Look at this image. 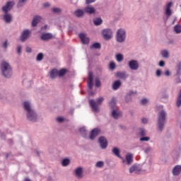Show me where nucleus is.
<instances>
[{
    "label": "nucleus",
    "mask_w": 181,
    "mask_h": 181,
    "mask_svg": "<svg viewBox=\"0 0 181 181\" xmlns=\"http://www.w3.org/2000/svg\"><path fill=\"white\" fill-rule=\"evenodd\" d=\"M23 105L25 111L27 112V119L31 122H37V114H36V112L30 107V103H29V101H25Z\"/></svg>",
    "instance_id": "obj_1"
},
{
    "label": "nucleus",
    "mask_w": 181,
    "mask_h": 181,
    "mask_svg": "<svg viewBox=\"0 0 181 181\" xmlns=\"http://www.w3.org/2000/svg\"><path fill=\"white\" fill-rule=\"evenodd\" d=\"M0 69L1 71V75L5 78H11L13 74V70L12 66L6 61H1Z\"/></svg>",
    "instance_id": "obj_2"
},
{
    "label": "nucleus",
    "mask_w": 181,
    "mask_h": 181,
    "mask_svg": "<svg viewBox=\"0 0 181 181\" xmlns=\"http://www.w3.org/2000/svg\"><path fill=\"white\" fill-rule=\"evenodd\" d=\"M167 113L165 110H161L158 113L157 119V131L158 132H163L165 124H166Z\"/></svg>",
    "instance_id": "obj_3"
},
{
    "label": "nucleus",
    "mask_w": 181,
    "mask_h": 181,
    "mask_svg": "<svg viewBox=\"0 0 181 181\" xmlns=\"http://www.w3.org/2000/svg\"><path fill=\"white\" fill-rule=\"evenodd\" d=\"M13 5H15V1H7L6 5L2 7V11L5 13L4 15V21L6 23H11V22H12V16L8 13V12L12 10Z\"/></svg>",
    "instance_id": "obj_4"
},
{
    "label": "nucleus",
    "mask_w": 181,
    "mask_h": 181,
    "mask_svg": "<svg viewBox=\"0 0 181 181\" xmlns=\"http://www.w3.org/2000/svg\"><path fill=\"white\" fill-rule=\"evenodd\" d=\"M103 101H104V98L103 97L98 98L96 100V102L93 99L89 100L90 106L92 108L93 111H94V112H100V108L98 107V105H101Z\"/></svg>",
    "instance_id": "obj_5"
},
{
    "label": "nucleus",
    "mask_w": 181,
    "mask_h": 181,
    "mask_svg": "<svg viewBox=\"0 0 181 181\" xmlns=\"http://www.w3.org/2000/svg\"><path fill=\"white\" fill-rule=\"evenodd\" d=\"M125 39H127V33L125 32V30L123 28L118 29L116 33L117 42L122 43L125 42Z\"/></svg>",
    "instance_id": "obj_6"
},
{
    "label": "nucleus",
    "mask_w": 181,
    "mask_h": 181,
    "mask_svg": "<svg viewBox=\"0 0 181 181\" xmlns=\"http://www.w3.org/2000/svg\"><path fill=\"white\" fill-rule=\"evenodd\" d=\"M98 142L102 149H107V147L108 146V140H107V138H105V136H100L98 138Z\"/></svg>",
    "instance_id": "obj_7"
},
{
    "label": "nucleus",
    "mask_w": 181,
    "mask_h": 181,
    "mask_svg": "<svg viewBox=\"0 0 181 181\" xmlns=\"http://www.w3.org/2000/svg\"><path fill=\"white\" fill-rule=\"evenodd\" d=\"M128 66L130 70H138L139 69V63L135 59H132L129 62Z\"/></svg>",
    "instance_id": "obj_8"
},
{
    "label": "nucleus",
    "mask_w": 181,
    "mask_h": 181,
    "mask_svg": "<svg viewBox=\"0 0 181 181\" xmlns=\"http://www.w3.org/2000/svg\"><path fill=\"white\" fill-rule=\"evenodd\" d=\"M100 134H101V129H98V128H95L93 129L90 131V139H91L92 141H93V139H95L96 136H98V135H100Z\"/></svg>",
    "instance_id": "obj_9"
},
{
    "label": "nucleus",
    "mask_w": 181,
    "mask_h": 181,
    "mask_svg": "<svg viewBox=\"0 0 181 181\" xmlns=\"http://www.w3.org/2000/svg\"><path fill=\"white\" fill-rule=\"evenodd\" d=\"M93 81H94V75L93 72L90 71L88 73V87L89 90H93V87H94Z\"/></svg>",
    "instance_id": "obj_10"
},
{
    "label": "nucleus",
    "mask_w": 181,
    "mask_h": 181,
    "mask_svg": "<svg viewBox=\"0 0 181 181\" xmlns=\"http://www.w3.org/2000/svg\"><path fill=\"white\" fill-rule=\"evenodd\" d=\"M112 31L111 29L107 28V29H105L102 31V35L103 36V38L105 40H110L112 37L111 35H112Z\"/></svg>",
    "instance_id": "obj_11"
},
{
    "label": "nucleus",
    "mask_w": 181,
    "mask_h": 181,
    "mask_svg": "<svg viewBox=\"0 0 181 181\" xmlns=\"http://www.w3.org/2000/svg\"><path fill=\"white\" fill-rule=\"evenodd\" d=\"M79 39L83 45H88L90 43V37H87L84 33L79 34Z\"/></svg>",
    "instance_id": "obj_12"
},
{
    "label": "nucleus",
    "mask_w": 181,
    "mask_h": 181,
    "mask_svg": "<svg viewBox=\"0 0 181 181\" xmlns=\"http://www.w3.org/2000/svg\"><path fill=\"white\" fill-rule=\"evenodd\" d=\"M116 77L121 78V80H127L129 77V74L127 71H119L116 73Z\"/></svg>",
    "instance_id": "obj_13"
},
{
    "label": "nucleus",
    "mask_w": 181,
    "mask_h": 181,
    "mask_svg": "<svg viewBox=\"0 0 181 181\" xmlns=\"http://www.w3.org/2000/svg\"><path fill=\"white\" fill-rule=\"evenodd\" d=\"M30 36V31L29 30H25L21 36V41L25 42L27 39H29Z\"/></svg>",
    "instance_id": "obj_14"
},
{
    "label": "nucleus",
    "mask_w": 181,
    "mask_h": 181,
    "mask_svg": "<svg viewBox=\"0 0 181 181\" xmlns=\"http://www.w3.org/2000/svg\"><path fill=\"white\" fill-rule=\"evenodd\" d=\"M57 76H59V70L57 69L54 68L49 71V78L52 80L57 78Z\"/></svg>",
    "instance_id": "obj_15"
},
{
    "label": "nucleus",
    "mask_w": 181,
    "mask_h": 181,
    "mask_svg": "<svg viewBox=\"0 0 181 181\" xmlns=\"http://www.w3.org/2000/svg\"><path fill=\"white\" fill-rule=\"evenodd\" d=\"M83 169L82 167H78L75 170V175L78 179H83L84 175H83Z\"/></svg>",
    "instance_id": "obj_16"
},
{
    "label": "nucleus",
    "mask_w": 181,
    "mask_h": 181,
    "mask_svg": "<svg viewBox=\"0 0 181 181\" xmlns=\"http://www.w3.org/2000/svg\"><path fill=\"white\" fill-rule=\"evenodd\" d=\"M112 117L115 119H118L122 117V112L121 111H118L117 109L112 110Z\"/></svg>",
    "instance_id": "obj_17"
},
{
    "label": "nucleus",
    "mask_w": 181,
    "mask_h": 181,
    "mask_svg": "<svg viewBox=\"0 0 181 181\" xmlns=\"http://www.w3.org/2000/svg\"><path fill=\"white\" fill-rule=\"evenodd\" d=\"M180 172H181V165H177L173 168L172 173L173 176H179V175H180Z\"/></svg>",
    "instance_id": "obj_18"
},
{
    "label": "nucleus",
    "mask_w": 181,
    "mask_h": 181,
    "mask_svg": "<svg viewBox=\"0 0 181 181\" xmlns=\"http://www.w3.org/2000/svg\"><path fill=\"white\" fill-rule=\"evenodd\" d=\"M84 12H86V13H89V15H93L95 13V8L93 6H87L84 8Z\"/></svg>",
    "instance_id": "obj_19"
},
{
    "label": "nucleus",
    "mask_w": 181,
    "mask_h": 181,
    "mask_svg": "<svg viewBox=\"0 0 181 181\" xmlns=\"http://www.w3.org/2000/svg\"><path fill=\"white\" fill-rule=\"evenodd\" d=\"M134 162V155L132 153H128L126 155V164L131 165Z\"/></svg>",
    "instance_id": "obj_20"
},
{
    "label": "nucleus",
    "mask_w": 181,
    "mask_h": 181,
    "mask_svg": "<svg viewBox=\"0 0 181 181\" xmlns=\"http://www.w3.org/2000/svg\"><path fill=\"white\" fill-rule=\"evenodd\" d=\"M50 39H53L52 33H44L41 35V40H50Z\"/></svg>",
    "instance_id": "obj_21"
},
{
    "label": "nucleus",
    "mask_w": 181,
    "mask_h": 181,
    "mask_svg": "<svg viewBox=\"0 0 181 181\" xmlns=\"http://www.w3.org/2000/svg\"><path fill=\"white\" fill-rule=\"evenodd\" d=\"M121 86H122V82L120 80L115 81L112 86V90H118Z\"/></svg>",
    "instance_id": "obj_22"
},
{
    "label": "nucleus",
    "mask_w": 181,
    "mask_h": 181,
    "mask_svg": "<svg viewBox=\"0 0 181 181\" xmlns=\"http://www.w3.org/2000/svg\"><path fill=\"white\" fill-rule=\"evenodd\" d=\"M84 12L83 9H77L74 12V15H75L76 18H83V16H84Z\"/></svg>",
    "instance_id": "obj_23"
},
{
    "label": "nucleus",
    "mask_w": 181,
    "mask_h": 181,
    "mask_svg": "<svg viewBox=\"0 0 181 181\" xmlns=\"http://www.w3.org/2000/svg\"><path fill=\"white\" fill-rule=\"evenodd\" d=\"M141 168H138V165H133L130 168H129V173H133V172H136V173L139 174V172H141Z\"/></svg>",
    "instance_id": "obj_24"
},
{
    "label": "nucleus",
    "mask_w": 181,
    "mask_h": 181,
    "mask_svg": "<svg viewBox=\"0 0 181 181\" xmlns=\"http://www.w3.org/2000/svg\"><path fill=\"white\" fill-rule=\"evenodd\" d=\"M40 16H35L32 21V26L33 28H36V26H37V23H39V22H40Z\"/></svg>",
    "instance_id": "obj_25"
},
{
    "label": "nucleus",
    "mask_w": 181,
    "mask_h": 181,
    "mask_svg": "<svg viewBox=\"0 0 181 181\" xmlns=\"http://www.w3.org/2000/svg\"><path fill=\"white\" fill-rule=\"evenodd\" d=\"M69 71L66 68H62L59 71L58 70V77H64Z\"/></svg>",
    "instance_id": "obj_26"
},
{
    "label": "nucleus",
    "mask_w": 181,
    "mask_h": 181,
    "mask_svg": "<svg viewBox=\"0 0 181 181\" xmlns=\"http://www.w3.org/2000/svg\"><path fill=\"white\" fill-rule=\"evenodd\" d=\"M112 152L114 153V155L115 156H117V158H119V159H122V157L121 156L120 151H119V148H117V147H114L112 148Z\"/></svg>",
    "instance_id": "obj_27"
},
{
    "label": "nucleus",
    "mask_w": 181,
    "mask_h": 181,
    "mask_svg": "<svg viewBox=\"0 0 181 181\" xmlns=\"http://www.w3.org/2000/svg\"><path fill=\"white\" fill-rule=\"evenodd\" d=\"M93 23L95 26H100V25H103V18L99 17L93 19Z\"/></svg>",
    "instance_id": "obj_28"
},
{
    "label": "nucleus",
    "mask_w": 181,
    "mask_h": 181,
    "mask_svg": "<svg viewBox=\"0 0 181 181\" xmlns=\"http://www.w3.org/2000/svg\"><path fill=\"white\" fill-rule=\"evenodd\" d=\"M176 67H177V71H176L175 76L177 77H180V75H181V62H179L177 64Z\"/></svg>",
    "instance_id": "obj_29"
},
{
    "label": "nucleus",
    "mask_w": 181,
    "mask_h": 181,
    "mask_svg": "<svg viewBox=\"0 0 181 181\" xmlns=\"http://www.w3.org/2000/svg\"><path fill=\"white\" fill-rule=\"evenodd\" d=\"M79 132L83 138H87V129H86V127H81Z\"/></svg>",
    "instance_id": "obj_30"
},
{
    "label": "nucleus",
    "mask_w": 181,
    "mask_h": 181,
    "mask_svg": "<svg viewBox=\"0 0 181 181\" xmlns=\"http://www.w3.org/2000/svg\"><path fill=\"white\" fill-rule=\"evenodd\" d=\"M109 104H110V110H116L115 108L117 107V102H115V99L112 98Z\"/></svg>",
    "instance_id": "obj_31"
},
{
    "label": "nucleus",
    "mask_w": 181,
    "mask_h": 181,
    "mask_svg": "<svg viewBox=\"0 0 181 181\" xmlns=\"http://www.w3.org/2000/svg\"><path fill=\"white\" fill-rule=\"evenodd\" d=\"M70 165V160L69 158H64L62 160V165L64 167L69 166Z\"/></svg>",
    "instance_id": "obj_32"
},
{
    "label": "nucleus",
    "mask_w": 181,
    "mask_h": 181,
    "mask_svg": "<svg viewBox=\"0 0 181 181\" xmlns=\"http://www.w3.org/2000/svg\"><path fill=\"white\" fill-rule=\"evenodd\" d=\"M90 49H101V44L100 42H95L90 45Z\"/></svg>",
    "instance_id": "obj_33"
},
{
    "label": "nucleus",
    "mask_w": 181,
    "mask_h": 181,
    "mask_svg": "<svg viewBox=\"0 0 181 181\" xmlns=\"http://www.w3.org/2000/svg\"><path fill=\"white\" fill-rule=\"evenodd\" d=\"M161 55L165 57V59H169V51L164 49L161 52Z\"/></svg>",
    "instance_id": "obj_34"
},
{
    "label": "nucleus",
    "mask_w": 181,
    "mask_h": 181,
    "mask_svg": "<svg viewBox=\"0 0 181 181\" xmlns=\"http://www.w3.org/2000/svg\"><path fill=\"white\" fill-rule=\"evenodd\" d=\"M26 2H28V0H19L17 4L18 8H22V6H23Z\"/></svg>",
    "instance_id": "obj_35"
},
{
    "label": "nucleus",
    "mask_w": 181,
    "mask_h": 181,
    "mask_svg": "<svg viewBox=\"0 0 181 181\" xmlns=\"http://www.w3.org/2000/svg\"><path fill=\"white\" fill-rule=\"evenodd\" d=\"M52 12L53 13H62V8H58V7H54L52 8Z\"/></svg>",
    "instance_id": "obj_36"
},
{
    "label": "nucleus",
    "mask_w": 181,
    "mask_h": 181,
    "mask_svg": "<svg viewBox=\"0 0 181 181\" xmlns=\"http://www.w3.org/2000/svg\"><path fill=\"white\" fill-rule=\"evenodd\" d=\"M43 57H45V55L43 54V53L40 52L36 57V60L37 62H42V60H43Z\"/></svg>",
    "instance_id": "obj_37"
},
{
    "label": "nucleus",
    "mask_w": 181,
    "mask_h": 181,
    "mask_svg": "<svg viewBox=\"0 0 181 181\" xmlns=\"http://www.w3.org/2000/svg\"><path fill=\"white\" fill-rule=\"evenodd\" d=\"M174 31L175 32V33H181V25H176L174 27Z\"/></svg>",
    "instance_id": "obj_38"
},
{
    "label": "nucleus",
    "mask_w": 181,
    "mask_h": 181,
    "mask_svg": "<svg viewBox=\"0 0 181 181\" xmlns=\"http://www.w3.org/2000/svg\"><path fill=\"white\" fill-rule=\"evenodd\" d=\"M116 59L117 62H122L124 60V55L122 54H117L116 55Z\"/></svg>",
    "instance_id": "obj_39"
},
{
    "label": "nucleus",
    "mask_w": 181,
    "mask_h": 181,
    "mask_svg": "<svg viewBox=\"0 0 181 181\" xmlns=\"http://www.w3.org/2000/svg\"><path fill=\"white\" fill-rule=\"evenodd\" d=\"M151 140V137L149 136H142L140 138V141L141 142H148V141H150Z\"/></svg>",
    "instance_id": "obj_40"
},
{
    "label": "nucleus",
    "mask_w": 181,
    "mask_h": 181,
    "mask_svg": "<svg viewBox=\"0 0 181 181\" xmlns=\"http://www.w3.org/2000/svg\"><path fill=\"white\" fill-rule=\"evenodd\" d=\"M95 86L97 88L101 87V81H100V79L98 78H96L95 79Z\"/></svg>",
    "instance_id": "obj_41"
},
{
    "label": "nucleus",
    "mask_w": 181,
    "mask_h": 181,
    "mask_svg": "<svg viewBox=\"0 0 181 181\" xmlns=\"http://www.w3.org/2000/svg\"><path fill=\"white\" fill-rule=\"evenodd\" d=\"M125 101L126 103H131V101H132V97L128 93L125 96Z\"/></svg>",
    "instance_id": "obj_42"
},
{
    "label": "nucleus",
    "mask_w": 181,
    "mask_h": 181,
    "mask_svg": "<svg viewBox=\"0 0 181 181\" xmlns=\"http://www.w3.org/2000/svg\"><path fill=\"white\" fill-rule=\"evenodd\" d=\"M165 15L168 18L172 16V10H170V8H166Z\"/></svg>",
    "instance_id": "obj_43"
},
{
    "label": "nucleus",
    "mask_w": 181,
    "mask_h": 181,
    "mask_svg": "<svg viewBox=\"0 0 181 181\" xmlns=\"http://www.w3.org/2000/svg\"><path fill=\"white\" fill-rule=\"evenodd\" d=\"M139 134L140 135V136H145V135H146V132L145 131V129L144 128H141L140 129V132L139 133Z\"/></svg>",
    "instance_id": "obj_44"
},
{
    "label": "nucleus",
    "mask_w": 181,
    "mask_h": 181,
    "mask_svg": "<svg viewBox=\"0 0 181 181\" xmlns=\"http://www.w3.org/2000/svg\"><path fill=\"white\" fill-rule=\"evenodd\" d=\"M96 168H103L104 166V162L103 161H98L95 165Z\"/></svg>",
    "instance_id": "obj_45"
},
{
    "label": "nucleus",
    "mask_w": 181,
    "mask_h": 181,
    "mask_svg": "<svg viewBox=\"0 0 181 181\" xmlns=\"http://www.w3.org/2000/svg\"><path fill=\"white\" fill-rule=\"evenodd\" d=\"M148 103H149V100L146 98H144L141 100V105H146V104H148Z\"/></svg>",
    "instance_id": "obj_46"
},
{
    "label": "nucleus",
    "mask_w": 181,
    "mask_h": 181,
    "mask_svg": "<svg viewBox=\"0 0 181 181\" xmlns=\"http://www.w3.org/2000/svg\"><path fill=\"white\" fill-rule=\"evenodd\" d=\"M109 67H110V70H115V67H116L115 62H110Z\"/></svg>",
    "instance_id": "obj_47"
},
{
    "label": "nucleus",
    "mask_w": 181,
    "mask_h": 181,
    "mask_svg": "<svg viewBox=\"0 0 181 181\" xmlns=\"http://www.w3.org/2000/svg\"><path fill=\"white\" fill-rule=\"evenodd\" d=\"M8 40H6L5 42L3 43L2 47H4V49H8Z\"/></svg>",
    "instance_id": "obj_48"
},
{
    "label": "nucleus",
    "mask_w": 181,
    "mask_h": 181,
    "mask_svg": "<svg viewBox=\"0 0 181 181\" xmlns=\"http://www.w3.org/2000/svg\"><path fill=\"white\" fill-rule=\"evenodd\" d=\"M156 75L157 77H160V76H162V71L160 69H157Z\"/></svg>",
    "instance_id": "obj_49"
},
{
    "label": "nucleus",
    "mask_w": 181,
    "mask_h": 181,
    "mask_svg": "<svg viewBox=\"0 0 181 181\" xmlns=\"http://www.w3.org/2000/svg\"><path fill=\"white\" fill-rule=\"evenodd\" d=\"M17 53H18V54H22V46L21 45H19L17 47Z\"/></svg>",
    "instance_id": "obj_50"
},
{
    "label": "nucleus",
    "mask_w": 181,
    "mask_h": 181,
    "mask_svg": "<svg viewBox=\"0 0 181 181\" xmlns=\"http://www.w3.org/2000/svg\"><path fill=\"white\" fill-rule=\"evenodd\" d=\"M1 139H2L3 141H6V134H5L4 132H2L0 136Z\"/></svg>",
    "instance_id": "obj_51"
},
{
    "label": "nucleus",
    "mask_w": 181,
    "mask_h": 181,
    "mask_svg": "<svg viewBox=\"0 0 181 181\" xmlns=\"http://www.w3.org/2000/svg\"><path fill=\"white\" fill-rule=\"evenodd\" d=\"M175 81L176 84H180L181 83L180 76H177V78H175Z\"/></svg>",
    "instance_id": "obj_52"
},
{
    "label": "nucleus",
    "mask_w": 181,
    "mask_h": 181,
    "mask_svg": "<svg viewBox=\"0 0 181 181\" xmlns=\"http://www.w3.org/2000/svg\"><path fill=\"white\" fill-rule=\"evenodd\" d=\"M151 151H152V148H151V146H148L145 148L144 152L145 153H148L151 152Z\"/></svg>",
    "instance_id": "obj_53"
},
{
    "label": "nucleus",
    "mask_w": 181,
    "mask_h": 181,
    "mask_svg": "<svg viewBox=\"0 0 181 181\" xmlns=\"http://www.w3.org/2000/svg\"><path fill=\"white\" fill-rule=\"evenodd\" d=\"M96 0H86V5H90V4H94Z\"/></svg>",
    "instance_id": "obj_54"
},
{
    "label": "nucleus",
    "mask_w": 181,
    "mask_h": 181,
    "mask_svg": "<svg viewBox=\"0 0 181 181\" xmlns=\"http://www.w3.org/2000/svg\"><path fill=\"white\" fill-rule=\"evenodd\" d=\"M158 66L160 67H165V61L163 60L160 61L158 63Z\"/></svg>",
    "instance_id": "obj_55"
},
{
    "label": "nucleus",
    "mask_w": 181,
    "mask_h": 181,
    "mask_svg": "<svg viewBox=\"0 0 181 181\" xmlns=\"http://www.w3.org/2000/svg\"><path fill=\"white\" fill-rule=\"evenodd\" d=\"M129 95H136L137 92L136 91H133V90H130L129 93H127Z\"/></svg>",
    "instance_id": "obj_56"
},
{
    "label": "nucleus",
    "mask_w": 181,
    "mask_h": 181,
    "mask_svg": "<svg viewBox=\"0 0 181 181\" xmlns=\"http://www.w3.org/2000/svg\"><path fill=\"white\" fill-rule=\"evenodd\" d=\"M173 5V3L172 1H170L167 6H166V9H170V7Z\"/></svg>",
    "instance_id": "obj_57"
},
{
    "label": "nucleus",
    "mask_w": 181,
    "mask_h": 181,
    "mask_svg": "<svg viewBox=\"0 0 181 181\" xmlns=\"http://www.w3.org/2000/svg\"><path fill=\"white\" fill-rule=\"evenodd\" d=\"M25 50L27 53H32V48L30 47H26Z\"/></svg>",
    "instance_id": "obj_58"
},
{
    "label": "nucleus",
    "mask_w": 181,
    "mask_h": 181,
    "mask_svg": "<svg viewBox=\"0 0 181 181\" xmlns=\"http://www.w3.org/2000/svg\"><path fill=\"white\" fill-rule=\"evenodd\" d=\"M142 124H148V119L144 117L141 119Z\"/></svg>",
    "instance_id": "obj_59"
},
{
    "label": "nucleus",
    "mask_w": 181,
    "mask_h": 181,
    "mask_svg": "<svg viewBox=\"0 0 181 181\" xmlns=\"http://www.w3.org/2000/svg\"><path fill=\"white\" fill-rule=\"evenodd\" d=\"M58 122H63L64 121V118L62 117H57Z\"/></svg>",
    "instance_id": "obj_60"
},
{
    "label": "nucleus",
    "mask_w": 181,
    "mask_h": 181,
    "mask_svg": "<svg viewBox=\"0 0 181 181\" xmlns=\"http://www.w3.org/2000/svg\"><path fill=\"white\" fill-rule=\"evenodd\" d=\"M7 142L9 145H13V140L12 139H8Z\"/></svg>",
    "instance_id": "obj_61"
},
{
    "label": "nucleus",
    "mask_w": 181,
    "mask_h": 181,
    "mask_svg": "<svg viewBox=\"0 0 181 181\" xmlns=\"http://www.w3.org/2000/svg\"><path fill=\"white\" fill-rule=\"evenodd\" d=\"M43 6L44 8H49V6H50V4H49V2L44 3Z\"/></svg>",
    "instance_id": "obj_62"
},
{
    "label": "nucleus",
    "mask_w": 181,
    "mask_h": 181,
    "mask_svg": "<svg viewBox=\"0 0 181 181\" xmlns=\"http://www.w3.org/2000/svg\"><path fill=\"white\" fill-rule=\"evenodd\" d=\"M165 76H166L167 77H169V76H170V71L169 70L165 71Z\"/></svg>",
    "instance_id": "obj_63"
},
{
    "label": "nucleus",
    "mask_w": 181,
    "mask_h": 181,
    "mask_svg": "<svg viewBox=\"0 0 181 181\" xmlns=\"http://www.w3.org/2000/svg\"><path fill=\"white\" fill-rule=\"evenodd\" d=\"M11 155H12V152L6 153V159H8Z\"/></svg>",
    "instance_id": "obj_64"
}]
</instances>
